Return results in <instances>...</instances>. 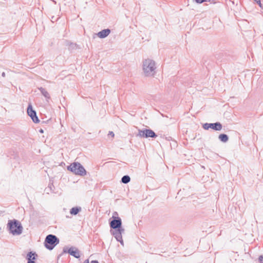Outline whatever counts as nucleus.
<instances>
[{"mask_svg": "<svg viewBox=\"0 0 263 263\" xmlns=\"http://www.w3.org/2000/svg\"><path fill=\"white\" fill-rule=\"evenodd\" d=\"M142 69L145 77H154L156 73L155 62L150 59H147L143 61Z\"/></svg>", "mask_w": 263, "mask_h": 263, "instance_id": "nucleus-1", "label": "nucleus"}, {"mask_svg": "<svg viewBox=\"0 0 263 263\" xmlns=\"http://www.w3.org/2000/svg\"><path fill=\"white\" fill-rule=\"evenodd\" d=\"M7 228L10 233L13 235H19L22 234L23 227L17 220L13 219L8 221Z\"/></svg>", "mask_w": 263, "mask_h": 263, "instance_id": "nucleus-2", "label": "nucleus"}, {"mask_svg": "<svg viewBox=\"0 0 263 263\" xmlns=\"http://www.w3.org/2000/svg\"><path fill=\"white\" fill-rule=\"evenodd\" d=\"M67 170L76 175L82 176L86 175V171L84 167L78 162H74L68 166Z\"/></svg>", "mask_w": 263, "mask_h": 263, "instance_id": "nucleus-3", "label": "nucleus"}, {"mask_svg": "<svg viewBox=\"0 0 263 263\" xmlns=\"http://www.w3.org/2000/svg\"><path fill=\"white\" fill-rule=\"evenodd\" d=\"M59 242V239L55 235L49 234L45 238L44 245L46 249L52 250Z\"/></svg>", "mask_w": 263, "mask_h": 263, "instance_id": "nucleus-4", "label": "nucleus"}, {"mask_svg": "<svg viewBox=\"0 0 263 263\" xmlns=\"http://www.w3.org/2000/svg\"><path fill=\"white\" fill-rule=\"evenodd\" d=\"M137 136L145 138H156L157 137V135L151 129H139Z\"/></svg>", "mask_w": 263, "mask_h": 263, "instance_id": "nucleus-5", "label": "nucleus"}, {"mask_svg": "<svg viewBox=\"0 0 263 263\" xmlns=\"http://www.w3.org/2000/svg\"><path fill=\"white\" fill-rule=\"evenodd\" d=\"M114 215H118L117 212H115ZM112 218L113 219L109 222L110 228L115 230L119 228L122 225L121 219L119 217H115L114 215H113Z\"/></svg>", "mask_w": 263, "mask_h": 263, "instance_id": "nucleus-6", "label": "nucleus"}, {"mask_svg": "<svg viewBox=\"0 0 263 263\" xmlns=\"http://www.w3.org/2000/svg\"><path fill=\"white\" fill-rule=\"evenodd\" d=\"M27 114L30 116L35 123H39L40 120L36 116V111L33 109L32 106L31 104H29L27 108Z\"/></svg>", "mask_w": 263, "mask_h": 263, "instance_id": "nucleus-7", "label": "nucleus"}, {"mask_svg": "<svg viewBox=\"0 0 263 263\" xmlns=\"http://www.w3.org/2000/svg\"><path fill=\"white\" fill-rule=\"evenodd\" d=\"M67 249L64 248L63 249V252L64 253H68L70 255L73 256L76 258H79L80 257V252L78 249L75 247H71L69 249H68L67 250Z\"/></svg>", "mask_w": 263, "mask_h": 263, "instance_id": "nucleus-8", "label": "nucleus"}, {"mask_svg": "<svg viewBox=\"0 0 263 263\" xmlns=\"http://www.w3.org/2000/svg\"><path fill=\"white\" fill-rule=\"evenodd\" d=\"M37 256V255L35 252L30 251L28 252L26 256L27 263H36L35 260Z\"/></svg>", "mask_w": 263, "mask_h": 263, "instance_id": "nucleus-9", "label": "nucleus"}, {"mask_svg": "<svg viewBox=\"0 0 263 263\" xmlns=\"http://www.w3.org/2000/svg\"><path fill=\"white\" fill-rule=\"evenodd\" d=\"M111 233L112 234V235L115 237V238L116 239V240L120 242L121 245H123V240L121 233L120 232H118L116 230L112 232L111 231Z\"/></svg>", "mask_w": 263, "mask_h": 263, "instance_id": "nucleus-10", "label": "nucleus"}, {"mask_svg": "<svg viewBox=\"0 0 263 263\" xmlns=\"http://www.w3.org/2000/svg\"><path fill=\"white\" fill-rule=\"evenodd\" d=\"M110 33L109 29H105L99 32L97 34L98 36L101 39H104L107 37Z\"/></svg>", "mask_w": 263, "mask_h": 263, "instance_id": "nucleus-11", "label": "nucleus"}, {"mask_svg": "<svg viewBox=\"0 0 263 263\" xmlns=\"http://www.w3.org/2000/svg\"><path fill=\"white\" fill-rule=\"evenodd\" d=\"M222 128V124L220 122L210 123V128L216 131L221 130Z\"/></svg>", "mask_w": 263, "mask_h": 263, "instance_id": "nucleus-12", "label": "nucleus"}, {"mask_svg": "<svg viewBox=\"0 0 263 263\" xmlns=\"http://www.w3.org/2000/svg\"><path fill=\"white\" fill-rule=\"evenodd\" d=\"M42 95L46 98L47 101L50 99V96L46 89L42 87L38 88Z\"/></svg>", "mask_w": 263, "mask_h": 263, "instance_id": "nucleus-13", "label": "nucleus"}, {"mask_svg": "<svg viewBox=\"0 0 263 263\" xmlns=\"http://www.w3.org/2000/svg\"><path fill=\"white\" fill-rule=\"evenodd\" d=\"M81 211V208L80 206H76L71 208L70 210V214L76 215Z\"/></svg>", "mask_w": 263, "mask_h": 263, "instance_id": "nucleus-14", "label": "nucleus"}, {"mask_svg": "<svg viewBox=\"0 0 263 263\" xmlns=\"http://www.w3.org/2000/svg\"><path fill=\"white\" fill-rule=\"evenodd\" d=\"M219 139L222 142H227L229 140V137L225 134H221L218 136Z\"/></svg>", "mask_w": 263, "mask_h": 263, "instance_id": "nucleus-15", "label": "nucleus"}, {"mask_svg": "<svg viewBox=\"0 0 263 263\" xmlns=\"http://www.w3.org/2000/svg\"><path fill=\"white\" fill-rule=\"evenodd\" d=\"M130 181V178L128 175H124L121 178V182L124 184H127Z\"/></svg>", "mask_w": 263, "mask_h": 263, "instance_id": "nucleus-16", "label": "nucleus"}, {"mask_svg": "<svg viewBox=\"0 0 263 263\" xmlns=\"http://www.w3.org/2000/svg\"><path fill=\"white\" fill-rule=\"evenodd\" d=\"M203 128L204 129L208 130L209 128H210V123H204L203 125Z\"/></svg>", "mask_w": 263, "mask_h": 263, "instance_id": "nucleus-17", "label": "nucleus"}, {"mask_svg": "<svg viewBox=\"0 0 263 263\" xmlns=\"http://www.w3.org/2000/svg\"><path fill=\"white\" fill-rule=\"evenodd\" d=\"M116 230L120 232L121 234L124 232V229L122 227V226L119 228H117Z\"/></svg>", "mask_w": 263, "mask_h": 263, "instance_id": "nucleus-18", "label": "nucleus"}, {"mask_svg": "<svg viewBox=\"0 0 263 263\" xmlns=\"http://www.w3.org/2000/svg\"><path fill=\"white\" fill-rule=\"evenodd\" d=\"M258 261L260 263H263V255H260L259 256Z\"/></svg>", "mask_w": 263, "mask_h": 263, "instance_id": "nucleus-19", "label": "nucleus"}, {"mask_svg": "<svg viewBox=\"0 0 263 263\" xmlns=\"http://www.w3.org/2000/svg\"><path fill=\"white\" fill-rule=\"evenodd\" d=\"M197 3L201 4L204 2H207V0H194Z\"/></svg>", "mask_w": 263, "mask_h": 263, "instance_id": "nucleus-20", "label": "nucleus"}, {"mask_svg": "<svg viewBox=\"0 0 263 263\" xmlns=\"http://www.w3.org/2000/svg\"><path fill=\"white\" fill-rule=\"evenodd\" d=\"M217 1V0H207V1H209V2H210V3H213V4L216 3Z\"/></svg>", "mask_w": 263, "mask_h": 263, "instance_id": "nucleus-21", "label": "nucleus"}, {"mask_svg": "<svg viewBox=\"0 0 263 263\" xmlns=\"http://www.w3.org/2000/svg\"><path fill=\"white\" fill-rule=\"evenodd\" d=\"M109 135H111L112 137H114L115 134L113 132H109Z\"/></svg>", "mask_w": 263, "mask_h": 263, "instance_id": "nucleus-22", "label": "nucleus"}, {"mask_svg": "<svg viewBox=\"0 0 263 263\" xmlns=\"http://www.w3.org/2000/svg\"><path fill=\"white\" fill-rule=\"evenodd\" d=\"M91 263H99V262H98V260H92V261H91Z\"/></svg>", "mask_w": 263, "mask_h": 263, "instance_id": "nucleus-23", "label": "nucleus"}, {"mask_svg": "<svg viewBox=\"0 0 263 263\" xmlns=\"http://www.w3.org/2000/svg\"><path fill=\"white\" fill-rule=\"evenodd\" d=\"M83 263H89V259H86Z\"/></svg>", "mask_w": 263, "mask_h": 263, "instance_id": "nucleus-24", "label": "nucleus"}, {"mask_svg": "<svg viewBox=\"0 0 263 263\" xmlns=\"http://www.w3.org/2000/svg\"><path fill=\"white\" fill-rule=\"evenodd\" d=\"M39 132L40 133H44V130L42 128H41L40 130H39Z\"/></svg>", "mask_w": 263, "mask_h": 263, "instance_id": "nucleus-25", "label": "nucleus"}, {"mask_svg": "<svg viewBox=\"0 0 263 263\" xmlns=\"http://www.w3.org/2000/svg\"><path fill=\"white\" fill-rule=\"evenodd\" d=\"M2 76L3 77H5V76H6V73L5 72H3L2 73Z\"/></svg>", "mask_w": 263, "mask_h": 263, "instance_id": "nucleus-26", "label": "nucleus"}]
</instances>
